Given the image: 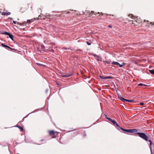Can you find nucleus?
Here are the masks:
<instances>
[{"label":"nucleus","mask_w":154,"mask_h":154,"mask_svg":"<svg viewBox=\"0 0 154 154\" xmlns=\"http://www.w3.org/2000/svg\"><path fill=\"white\" fill-rule=\"evenodd\" d=\"M128 16L132 19L134 20H132V24H134L135 26L138 25L142 22L140 18H138V17H135L132 14H129Z\"/></svg>","instance_id":"1"},{"label":"nucleus","mask_w":154,"mask_h":154,"mask_svg":"<svg viewBox=\"0 0 154 154\" xmlns=\"http://www.w3.org/2000/svg\"><path fill=\"white\" fill-rule=\"evenodd\" d=\"M136 134L140 138L146 141H148V137L143 133L137 132Z\"/></svg>","instance_id":"2"},{"label":"nucleus","mask_w":154,"mask_h":154,"mask_svg":"<svg viewBox=\"0 0 154 154\" xmlns=\"http://www.w3.org/2000/svg\"><path fill=\"white\" fill-rule=\"evenodd\" d=\"M48 132L50 136H53V137H52L53 138H55L59 133L57 131H54V130H49Z\"/></svg>","instance_id":"3"},{"label":"nucleus","mask_w":154,"mask_h":154,"mask_svg":"<svg viewBox=\"0 0 154 154\" xmlns=\"http://www.w3.org/2000/svg\"><path fill=\"white\" fill-rule=\"evenodd\" d=\"M87 13H88L89 14V17L91 16L92 15V14H94L96 15V14H99V15H100V14H101V15H103V13L102 12L100 13L99 12H98V13H97L96 12L94 13V11H91V12H90L89 11H86L84 13V14H86Z\"/></svg>","instance_id":"4"},{"label":"nucleus","mask_w":154,"mask_h":154,"mask_svg":"<svg viewBox=\"0 0 154 154\" xmlns=\"http://www.w3.org/2000/svg\"><path fill=\"white\" fill-rule=\"evenodd\" d=\"M3 34L8 35L9 36V38H10L12 40H13L14 37L13 35L11 34L6 32H4V33H3Z\"/></svg>","instance_id":"5"},{"label":"nucleus","mask_w":154,"mask_h":154,"mask_svg":"<svg viewBox=\"0 0 154 154\" xmlns=\"http://www.w3.org/2000/svg\"><path fill=\"white\" fill-rule=\"evenodd\" d=\"M148 141L149 142V147L150 149H152V146L153 143H152V141L151 140L149 139V138H148Z\"/></svg>","instance_id":"6"},{"label":"nucleus","mask_w":154,"mask_h":154,"mask_svg":"<svg viewBox=\"0 0 154 154\" xmlns=\"http://www.w3.org/2000/svg\"><path fill=\"white\" fill-rule=\"evenodd\" d=\"M119 99L121 100L123 102H125V101H126V100H127L126 99H125L123 97H122L121 96H118Z\"/></svg>","instance_id":"7"},{"label":"nucleus","mask_w":154,"mask_h":154,"mask_svg":"<svg viewBox=\"0 0 154 154\" xmlns=\"http://www.w3.org/2000/svg\"><path fill=\"white\" fill-rule=\"evenodd\" d=\"M137 132V130L136 129H129V133H133Z\"/></svg>","instance_id":"8"},{"label":"nucleus","mask_w":154,"mask_h":154,"mask_svg":"<svg viewBox=\"0 0 154 154\" xmlns=\"http://www.w3.org/2000/svg\"><path fill=\"white\" fill-rule=\"evenodd\" d=\"M121 129L125 132L129 133V129H125L122 128H121Z\"/></svg>","instance_id":"9"},{"label":"nucleus","mask_w":154,"mask_h":154,"mask_svg":"<svg viewBox=\"0 0 154 154\" xmlns=\"http://www.w3.org/2000/svg\"><path fill=\"white\" fill-rule=\"evenodd\" d=\"M72 75V74L71 73V74H66V75H62V76L63 77H68L69 76H70Z\"/></svg>","instance_id":"10"},{"label":"nucleus","mask_w":154,"mask_h":154,"mask_svg":"<svg viewBox=\"0 0 154 154\" xmlns=\"http://www.w3.org/2000/svg\"><path fill=\"white\" fill-rule=\"evenodd\" d=\"M11 14V13L10 12H3L2 14V15H8Z\"/></svg>","instance_id":"11"},{"label":"nucleus","mask_w":154,"mask_h":154,"mask_svg":"<svg viewBox=\"0 0 154 154\" xmlns=\"http://www.w3.org/2000/svg\"><path fill=\"white\" fill-rule=\"evenodd\" d=\"M112 64H114V65H116L117 66H119V63L118 62H115V61H113L112 62Z\"/></svg>","instance_id":"12"},{"label":"nucleus","mask_w":154,"mask_h":154,"mask_svg":"<svg viewBox=\"0 0 154 154\" xmlns=\"http://www.w3.org/2000/svg\"><path fill=\"white\" fill-rule=\"evenodd\" d=\"M36 64L38 66H39L40 67H41V66L45 67V66H46V65L40 64L39 63H36Z\"/></svg>","instance_id":"13"},{"label":"nucleus","mask_w":154,"mask_h":154,"mask_svg":"<svg viewBox=\"0 0 154 154\" xmlns=\"http://www.w3.org/2000/svg\"><path fill=\"white\" fill-rule=\"evenodd\" d=\"M106 118L109 121H110L111 122V121H112V119L108 117L106 115H105Z\"/></svg>","instance_id":"14"},{"label":"nucleus","mask_w":154,"mask_h":154,"mask_svg":"<svg viewBox=\"0 0 154 154\" xmlns=\"http://www.w3.org/2000/svg\"><path fill=\"white\" fill-rule=\"evenodd\" d=\"M13 22L15 24H17L18 25H22V24H20V23H19L18 22H17L16 21H13Z\"/></svg>","instance_id":"15"},{"label":"nucleus","mask_w":154,"mask_h":154,"mask_svg":"<svg viewBox=\"0 0 154 154\" xmlns=\"http://www.w3.org/2000/svg\"><path fill=\"white\" fill-rule=\"evenodd\" d=\"M32 20H28L27 21V23H30L32 22Z\"/></svg>","instance_id":"16"},{"label":"nucleus","mask_w":154,"mask_h":154,"mask_svg":"<svg viewBox=\"0 0 154 154\" xmlns=\"http://www.w3.org/2000/svg\"><path fill=\"white\" fill-rule=\"evenodd\" d=\"M149 71L150 73L152 74H154V70H149Z\"/></svg>","instance_id":"17"},{"label":"nucleus","mask_w":154,"mask_h":154,"mask_svg":"<svg viewBox=\"0 0 154 154\" xmlns=\"http://www.w3.org/2000/svg\"><path fill=\"white\" fill-rule=\"evenodd\" d=\"M126 64L124 63H123L122 64H119V66L120 67H122L123 65H125Z\"/></svg>","instance_id":"18"},{"label":"nucleus","mask_w":154,"mask_h":154,"mask_svg":"<svg viewBox=\"0 0 154 154\" xmlns=\"http://www.w3.org/2000/svg\"><path fill=\"white\" fill-rule=\"evenodd\" d=\"M1 45H2L3 47H5V48H8V46L6 45H5V44H3V43H2V44H1Z\"/></svg>","instance_id":"19"},{"label":"nucleus","mask_w":154,"mask_h":154,"mask_svg":"<svg viewBox=\"0 0 154 154\" xmlns=\"http://www.w3.org/2000/svg\"><path fill=\"white\" fill-rule=\"evenodd\" d=\"M100 78L102 79H105V78L106 77H105L104 76H100Z\"/></svg>","instance_id":"20"},{"label":"nucleus","mask_w":154,"mask_h":154,"mask_svg":"<svg viewBox=\"0 0 154 154\" xmlns=\"http://www.w3.org/2000/svg\"><path fill=\"white\" fill-rule=\"evenodd\" d=\"M126 101L128 102H132L134 101V100H127H127H126Z\"/></svg>","instance_id":"21"},{"label":"nucleus","mask_w":154,"mask_h":154,"mask_svg":"<svg viewBox=\"0 0 154 154\" xmlns=\"http://www.w3.org/2000/svg\"><path fill=\"white\" fill-rule=\"evenodd\" d=\"M112 78V77L111 76L106 77L105 78V79H111Z\"/></svg>","instance_id":"22"},{"label":"nucleus","mask_w":154,"mask_h":154,"mask_svg":"<svg viewBox=\"0 0 154 154\" xmlns=\"http://www.w3.org/2000/svg\"><path fill=\"white\" fill-rule=\"evenodd\" d=\"M153 147H154V149H153V150H152V149H151L150 150L151 154H154V146Z\"/></svg>","instance_id":"23"},{"label":"nucleus","mask_w":154,"mask_h":154,"mask_svg":"<svg viewBox=\"0 0 154 154\" xmlns=\"http://www.w3.org/2000/svg\"><path fill=\"white\" fill-rule=\"evenodd\" d=\"M111 122L114 124L115 125V124H116V122L114 120H112L111 121Z\"/></svg>","instance_id":"24"},{"label":"nucleus","mask_w":154,"mask_h":154,"mask_svg":"<svg viewBox=\"0 0 154 154\" xmlns=\"http://www.w3.org/2000/svg\"><path fill=\"white\" fill-rule=\"evenodd\" d=\"M26 23H27V22H26L24 21L22 23H20V24H22V25H21V26L24 25H26Z\"/></svg>","instance_id":"25"},{"label":"nucleus","mask_w":154,"mask_h":154,"mask_svg":"<svg viewBox=\"0 0 154 154\" xmlns=\"http://www.w3.org/2000/svg\"><path fill=\"white\" fill-rule=\"evenodd\" d=\"M104 62H106L107 64H109L110 63V61H104Z\"/></svg>","instance_id":"26"},{"label":"nucleus","mask_w":154,"mask_h":154,"mask_svg":"<svg viewBox=\"0 0 154 154\" xmlns=\"http://www.w3.org/2000/svg\"><path fill=\"white\" fill-rule=\"evenodd\" d=\"M115 125H116V126L117 127H118L119 128H120L121 129V128L119 125H118V124L116 122V124H115Z\"/></svg>","instance_id":"27"},{"label":"nucleus","mask_w":154,"mask_h":154,"mask_svg":"<svg viewBox=\"0 0 154 154\" xmlns=\"http://www.w3.org/2000/svg\"><path fill=\"white\" fill-rule=\"evenodd\" d=\"M138 85V86H143V85H144V86H146V85L144 84H142V83H140V84H139Z\"/></svg>","instance_id":"28"},{"label":"nucleus","mask_w":154,"mask_h":154,"mask_svg":"<svg viewBox=\"0 0 154 154\" xmlns=\"http://www.w3.org/2000/svg\"><path fill=\"white\" fill-rule=\"evenodd\" d=\"M62 49H65L66 50H71L69 48H62Z\"/></svg>","instance_id":"29"},{"label":"nucleus","mask_w":154,"mask_h":154,"mask_svg":"<svg viewBox=\"0 0 154 154\" xmlns=\"http://www.w3.org/2000/svg\"><path fill=\"white\" fill-rule=\"evenodd\" d=\"M20 129V131H23V127H20V128H19Z\"/></svg>","instance_id":"30"},{"label":"nucleus","mask_w":154,"mask_h":154,"mask_svg":"<svg viewBox=\"0 0 154 154\" xmlns=\"http://www.w3.org/2000/svg\"><path fill=\"white\" fill-rule=\"evenodd\" d=\"M148 24H150L152 25H153L154 24V22H153V23L152 22H150Z\"/></svg>","instance_id":"31"},{"label":"nucleus","mask_w":154,"mask_h":154,"mask_svg":"<svg viewBox=\"0 0 154 154\" xmlns=\"http://www.w3.org/2000/svg\"><path fill=\"white\" fill-rule=\"evenodd\" d=\"M8 48L9 49H11V50H14V49L11 48L10 47H9V46H8Z\"/></svg>","instance_id":"32"},{"label":"nucleus","mask_w":154,"mask_h":154,"mask_svg":"<svg viewBox=\"0 0 154 154\" xmlns=\"http://www.w3.org/2000/svg\"><path fill=\"white\" fill-rule=\"evenodd\" d=\"M140 104L141 105V106H143V105H144V103H140Z\"/></svg>","instance_id":"33"},{"label":"nucleus","mask_w":154,"mask_h":154,"mask_svg":"<svg viewBox=\"0 0 154 154\" xmlns=\"http://www.w3.org/2000/svg\"><path fill=\"white\" fill-rule=\"evenodd\" d=\"M87 44L88 45H90L91 44V43L90 42H87Z\"/></svg>","instance_id":"34"},{"label":"nucleus","mask_w":154,"mask_h":154,"mask_svg":"<svg viewBox=\"0 0 154 154\" xmlns=\"http://www.w3.org/2000/svg\"><path fill=\"white\" fill-rule=\"evenodd\" d=\"M107 16H114L113 15H112V14H107Z\"/></svg>","instance_id":"35"},{"label":"nucleus","mask_w":154,"mask_h":154,"mask_svg":"<svg viewBox=\"0 0 154 154\" xmlns=\"http://www.w3.org/2000/svg\"><path fill=\"white\" fill-rule=\"evenodd\" d=\"M144 22H147V23H149V21L148 20H144Z\"/></svg>","instance_id":"36"},{"label":"nucleus","mask_w":154,"mask_h":154,"mask_svg":"<svg viewBox=\"0 0 154 154\" xmlns=\"http://www.w3.org/2000/svg\"><path fill=\"white\" fill-rule=\"evenodd\" d=\"M56 16H57V17H60L61 16V15H60V14H58V15H57Z\"/></svg>","instance_id":"37"},{"label":"nucleus","mask_w":154,"mask_h":154,"mask_svg":"<svg viewBox=\"0 0 154 154\" xmlns=\"http://www.w3.org/2000/svg\"><path fill=\"white\" fill-rule=\"evenodd\" d=\"M79 51H81L80 49L77 50L76 51L78 52Z\"/></svg>","instance_id":"38"},{"label":"nucleus","mask_w":154,"mask_h":154,"mask_svg":"<svg viewBox=\"0 0 154 154\" xmlns=\"http://www.w3.org/2000/svg\"><path fill=\"white\" fill-rule=\"evenodd\" d=\"M154 144L153 143V146H152V150H153V149H154Z\"/></svg>","instance_id":"39"},{"label":"nucleus","mask_w":154,"mask_h":154,"mask_svg":"<svg viewBox=\"0 0 154 154\" xmlns=\"http://www.w3.org/2000/svg\"><path fill=\"white\" fill-rule=\"evenodd\" d=\"M108 27H110V28H112V26H111V25H109V26H108Z\"/></svg>","instance_id":"40"},{"label":"nucleus","mask_w":154,"mask_h":154,"mask_svg":"<svg viewBox=\"0 0 154 154\" xmlns=\"http://www.w3.org/2000/svg\"><path fill=\"white\" fill-rule=\"evenodd\" d=\"M41 141L42 142V141H45V140H43V139H42L41 140Z\"/></svg>","instance_id":"41"},{"label":"nucleus","mask_w":154,"mask_h":154,"mask_svg":"<svg viewBox=\"0 0 154 154\" xmlns=\"http://www.w3.org/2000/svg\"><path fill=\"white\" fill-rule=\"evenodd\" d=\"M17 127H18L19 128H20V127L19 126H18V125H17Z\"/></svg>","instance_id":"42"},{"label":"nucleus","mask_w":154,"mask_h":154,"mask_svg":"<svg viewBox=\"0 0 154 154\" xmlns=\"http://www.w3.org/2000/svg\"><path fill=\"white\" fill-rule=\"evenodd\" d=\"M38 18H36V19L35 18V20H38Z\"/></svg>","instance_id":"43"},{"label":"nucleus","mask_w":154,"mask_h":154,"mask_svg":"<svg viewBox=\"0 0 154 154\" xmlns=\"http://www.w3.org/2000/svg\"><path fill=\"white\" fill-rule=\"evenodd\" d=\"M9 18L11 20H13V18H12L10 17Z\"/></svg>","instance_id":"44"},{"label":"nucleus","mask_w":154,"mask_h":154,"mask_svg":"<svg viewBox=\"0 0 154 154\" xmlns=\"http://www.w3.org/2000/svg\"><path fill=\"white\" fill-rule=\"evenodd\" d=\"M51 51L52 52H54V50H52Z\"/></svg>","instance_id":"45"},{"label":"nucleus","mask_w":154,"mask_h":154,"mask_svg":"<svg viewBox=\"0 0 154 154\" xmlns=\"http://www.w3.org/2000/svg\"><path fill=\"white\" fill-rule=\"evenodd\" d=\"M42 48H44V46H43V47H42Z\"/></svg>","instance_id":"46"},{"label":"nucleus","mask_w":154,"mask_h":154,"mask_svg":"<svg viewBox=\"0 0 154 154\" xmlns=\"http://www.w3.org/2000/svg\"><path fill=\"white\" fill-rule=\"evenodd\" d=\"M17 154H19V153H17Z\"/></svg>","instance_id":"47"},{"label":"nucleus","mask_w":154,"mask_h":154,"mask_svg":"<svg viewBox=\"0 0 154 154\" xmlns=\"http://www.w3.org/2000/svg\"><path fill=\"white\" fill-rule=\"evenodd\" d=\"M153 131H154V130Z\"/></svg>","instance_id":"48"}]
</instances>
